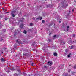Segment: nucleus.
<instances>
[{
	"label": "nucleus",
	"mask_w": 76,
	"mask_h": 76,
	"mask_svg": "<svg viewBox=\"0 0 76 76\" xmlns=\"http://www.w3.org/2000/svg\"><path fill=\"white\" fill-rule=\"evenodd\" d=\"M33 25V24H32V23H30V26H32V25Z\"/></svg>",
	"instance_id": "cd10ccee"
},
{
	"label": "nucleus",
	"mask_w": 76,
	"mask_h": 76,
	"mask_svg": "<svg viewBox=\"0 0 76 76\" xmlns=\"http://www.w3.org/2000/svg\"><path fill=\"white\" fill-rule=\"evenodd\" d=\"M69 31V29L68 28H67L66 31Z\"/></svg>",
	"instance_id": "72a5a7b5"
},
{
	"label": "nucleus",
	"mask_w": 76,
	"mask_h": 76,
	"mask_svg": "<svg viewBox=\"0 0 76 76\" xmlns=\"http://www.w3.org/2000/svg\"><path fill=\"white\" fill-rule=\"evenodd\" d=\"M8 69H9V68H8Z\"/></svg>",
	"instance_id": "3c124183"
},
{
	"label": "nucleus",
	"mask_w": 76,
	"mask_h": 76,
	"mask_svg": "<svg viewBox=\"0 0 76 76\" xmlns=\"http://www.w3.org/2000/svg\"><path fill=\"white\" fill-rule=\"evenodd\" d=\"M1 61H5V60H4V59L3 58H1Z\"/></svg>",
	"instance_id": "9d476101"
},
{
	"label": "nucleus",
	"mask_w": 76,
	"mask_h": 76,
	"mask_svg": "<svg viewBox=\"0 0 76 76\" xmlns=\"http://www.w3.org/2000/svg\"><path fill=\"white\" fill-rule=\"evenodd\" d=\"M73 11H74V10H72V11L73 12Z\"/></svg>",
	"instance_id": "a18cd8bd"
},
{
	"label": "nucleus",
	"mask_w": 76,
	"mask_h": 76,
	"mask_svg": "<svg viewBox=\"0 0 76 76\" xmlns=\"http://www.w3.org/2000/svg\"><path fill=\"white\" fill-rule=\"evenodd\" d=\"M5 2H4V3Z\"/></svg>",
	"instance_id": "5fc2aeb1"
},
{
	"label": "nucleus",
	"mask_w": 76,
	"mask_h": 76,
	"mask_svg": "<svg viewBox=\"0 0 76 76\" xmlns=\"http://www.w3.org/2000/svg\"><path fill=\"white\" fill-rule=\"evenodd\" d=\"M14 76H18V74H17L16 73H15L14 75Z\"/></svg>",
	"instance_id": "9b49d317"
},
{
	"label": "nucleus",
	"mask_w": 76,
	"mask_h": 76,
	"mask_svg": "<svg viewBox=\"0 0 76 76\" xmlns=\"http://www.w3.org/2000/svg\"><path fill=\"white\" fill-rule=\"evenodd\" d=\"M23 24H21L20 25V28H23Z\"/></svg>",
	"instance_id": "6e6552de"
},
{
	"label": "nucleus",
	"mask_w": 76,
	"mask_h": 76,
	"mask_svg": "<svg viewBox=\"0 0 76 76\" xmlns=\"http://www.w3.org/2000/svg\"><path fill=\"white\" fill-rule=\"evenodd\" d=\"M2 31L3 32H6V29H3Z\"/></svg>",
	"instance_id": "f8f14e48"
},
{
	"label": "nucleus",
	"mask_w": 76,
	"mask_h": 76,
	"mask_svg": "<svg viewBox=\"0 0 76 76\" xmlns=\"http://www.w3.org/2000/svg\"><path fill=\"white\" fill-rule=\"evenodd\" d=\"M5 11H7V10H6Z\"/></svg>",
	"instance_id": "de8ad7c7"
},
{
	"label": "nucleus",
	"mask_w": 76,
	"mask_h": 76,
	"mask_svg": "<svg viewBox=\"0 0 76 76\" xmlns=\"http://www.w3.org/2000/svg\"><path fill=\"white\" fill-rule=\"evenodd\" d=\"M68 6V5L67 4H66L65 5V8H66V6Z\"/></svg>",
	"instance_id": "4be33fe9"
},
{
	"label": "nucleus",
	"mask_w": 76,
	"mask_h": 76,
	"mask_svg": "<svg viewBox=\"0 0 76 76\" xmlns=\"http://www.w3.org/2000/svg\"><path fill=\"white\" fill-rule=\"evenodd\" d=\"M19 19H20V22H23V20H24V18H19Z\"/></svg>",
	"instance_id": "423d86ee"
},
{
	"label": "nucleus",
	"mask_w": 76,
	"mask_h": 76,
	"mask_svg": "<svg viewBox=\"0 0 76 76\" xmlns=\"http://www.w3.org/2000/svg\"><path fill=\"white\" fill-rule=\"evenodd\" d=\"M52 62L49 61L47 63V64L48 66H51L52 65Z\"/></svg>",
	"instance_id": "f03ea898"
},
{
	"label": "nucleus",
	"mask_w": 76,
	"mask_h": 76,
	"mask_svg": "<svg viewBox=\"0 0 76 76\" xmlns=\"http://www.w3.org/2000/svg\"><path fill=\"white\" fill-rule=\"evenodd\" d=\"M71 73L72 75H75V73H76V72L75 71L72 72Z\"/></svg>",
	"instance_id": "0eeeda50"
},
{
	"label": "nucleus",
	"mask_w": 76,
	"mask_h": 76,
	"mask_svg": "<svg viewBox=\"0 0 76 76\" xmlns=\"http://www.w3.org/2000/svg\"><path fill=\"white\" fill-rule=\"evenodd\" d=\"M69 12H70V11H69Z\"/></svg>",
	"instance_id": "6e6d98bb"
},
{
	"label": "nucleus",
	"mask_w": 76,
	"mask_h": 76,
	"mask_svg": "<svg viewBox=\"0 0 76 76\" xmlns=\"http://www.w3.org/2000/svg\"><path fill=\"white\" fill-rule=\"evenodd\" d=\"M23 75H24V76H26V73H23Z\"/></svg>",
	"instance_id": "6ab92c4d"
},
{
	"label": "nucleus",
	"mask_w": 76,
	"mask_h": 76,
	"mask_svg": "<svg viewBox=\"0 0 76 76\" xmlns=\"http://www.w3.org/2000/svg\"><path fill=\"white\" fill-rule=\"evenodd\" d=\"M24 34H26L27 33V32H26V31L24 30Z\"/></svg>",
	"instance_id": "f3484780"
},
{
	"label": "nucleus",
	"mask_w": 76,
	"mask_h": 76,
	"mask_svg": "<svg viewBox=\"0 0 76 76\" xmlns=\"http://www.w3.org/2000/svg\"><path fill=\"white\" fill-rule=\"evenodd\" d=\"M73 48V46H71L70 49H72V48Z\"/></svg>",
	"instance_id": "c85d7f7f"
},
{
	"label": "nucleus",
	"mask_w": 76,
	"mask_h": 76,
	"mask_svg": "<svg viewBox=\"0 0 76 76\" xmlns=\"http://www.w3.org/2000/svg\"><path fill=\"white\" fill-rule=\"evenodd\" d=\"M42 23H44L45 22V21H44V20H42Z\"/></svg>",
	"instance_id": "393cba45"
},
{
	"label": "nucleus",
	"mask_w": 76,
	"mask_h": 76,
	"mask_svg": "<svg viewBox=\"0 0 76 76\" xmlns=\"http://www.w3.org/2000/svg\"><path fill=\"white\" fill-rule=\"evenodd\" d=\"M74 68L75 69H76V65H75L74 67Z\"/></svg>",
	"instance_id": "bb28decb"
},
{
	"label": "nucleus",
	"mask_w": 76,
	"mask_h": 76,
	"mask_svg": "<svg viewBox=\"0 0 76 76\" xmlns=\"http://www.w3.org/2000/svg\"><path fill=\"white\" fill-rule=\"evenodd\" d=\"M5 71L7 73H9V72H10V71L9 70L8 71H6V70Z\"/></svg>",
	"instance_id": "2eb2a0df"
},
{
	"label": "nucleus",
	"mask_w": 76,
	"mask_h": 76,
	"mask_svg": "<svg viewBox=\"0 0 76 76\" xmlns=\"http://www.w3.org/2000/svg\"><path fill=\"white\" fill-rule=\"evenodd\" d=\"M5 20H7V18H5Z\"/></svg>",
	"instance_id": "473e14b6"
},
{
	"label": "nucleus",
	"mask_w": 76,
	"mask_h": 76,
	"mask_svg": "<svg viewBox=\"0 0 76 76\" xmlns=\"http://www.w3.org/2000/svg\"><path fill=\"white\" fill-rule=\"evenodd\" d=\"M70 54H70L69 55H68V57H70Z\"/></svg>",
	"instance_id": "b1692460"
},
{
	"label": "nucleus",
	"mask_w": 76,
	"mask_h": 76,
	"mask_svg": "<svg viewBox=\"0 0 76 76\" xmlns=\"http://www.w3.org/2000/svg\"><path fill=\"white\" fill-rule=\"evenodd\" d=\"M50 69H51V67H50Z\"/></svg>",
	"instance_id": "8fccbe9b"
},
{
	"label": "nucleus",
	"mask_w": 76,
	"mask_h": 76,
	"mask_svg": "<svg viewBox=\"0 0 76 76\" xmlns=\"http://www.w3.org/2000/svg\"><path fill=\"white\" fill-rule=\"evenodd\" d=\"M14 48H16V46H14Z\"/></svg>",
	"instance_id": "4c0bfd02"
},
{
	"label": "nucleus",
	"mask_w": 76,
	"mask_h": 76,
	"mask_svg": "<svg viewBox=\"0 0 76 76\" xmlns=\"http://www.w3.org/2000/svg\"><path fill=\"white\" fill-rule=\"evenodd\" d=\"M59 23H60L61 22V21H59Z\"/></svg>",
	"instance_id": "a19ab883"
},
{
	"label": "nucleus",
	"mask_w": 76,
	"mask_h": 76,
	"mask_svg": "<svg viewBox=\"0 0 76 76\" xmlns=\"http://www.w3.org/2000/svg\"><path fill=\"white\" fill-rule=\"evenodd\" d=\"M45 0V1H46V0Z\"/></svg>",
	"instance_id": "864d4df0"
},
{
	"label": "nucleus",
	"mask_w": 76,
	"mask_h": 76,
	"mask_svg": "<svg viewBox=\"0 0 76 76\" xmlns=\"http://www.w3.org/2000/svg\"><path fill=\"white\" fill-rule=\"evenodd\" d=\"M6 69H7V68H5L4 69L5 70H6Z\"/></svg>",
	"instance_id": "49530a36"
},
{
	"label": "nucleus",
	"mask_w": 76,
	"mask_h": 76,
	"mask_svg": "<svg viewBox=\"0 0 76 76\" xmlns=\"http://www.w3.org/2000/svg\"><path fill=\"white\" fill-rule=\"evenodd\" d=\"M31 66H34V63H32V64H31Z\"/></svg>",
	"instance_id": "aec40b11"
},
{
	"label": "nucleus",
	"mask_w": 76,
	"mask_h": 76,
	"mask_svg": "<svg viewBox=\"0 0 76 76\" xmlns=\"http://www.w3.org/2000/svg\"><path fill=\"white\" fill-rule=\"evenodd\" d=\"M19 15L20 16H22V13L21 12H20L19 14Z\"/></svg>",
	"instance_id": "dca6fc26"
},
{
	"label": "nucleus",
	"mask_w": 76,
	"mask_h": 76,
	"mask_svg": "<svg viewBox=\"0 0 76 76\" xmlns=\"http://www.w3.org/2000/svg\"><path fill=\"white\" fill-rule=\"evenodd\" d=\"M65 51L66 53H67V51H66V50H65Z\"/></svg>",
	"instance_id": "37998d69"
},
{
	"label": "nucleus",
	"mask_w": 76,
	"mask_h": 76,
	"mask_svg": "<svg viewBox=\"0 0 76 76\" xmlns=\"http://www.w3.org/2000/svg\"><path fill=\"white\" fill-rule=\"evenodd\" d=\"M44 68L45 69H47V66H45L44 67Z\"/></svg>",
	"instance_id": "412c9836"
},
{
	"label": "nucleus",
	"mask_w": 76,
	"mask_h": 76,
	"mask_svg": "<svg viewBox=\"0 0 76 76\" xmlns=\"http://www.w3.org/2000/svg\"><path fill=\"white\" fill-rule=\"evenodd\" d=\"M1 34L2 35H4V33H3V32H2V33H1Z\"/></svg>",
	"instance_id": "5701e85b"
},
{
	"label": "nucleus",
	"mask_w": 76,
	"mask_h": 76,
	"mask_svg": "<svg viewBox=\"0 0 76 76\" xmlns=\"http://www.w3.org/2000/svg\"><path fill=\"white\" fill-rule=\"evenodd\" d=\"M16 42L18 43V44H20V42H19L18 40H17Z\"/></svg>",
	"instance_id": "4468645a"
},
{
	"label": "nucleus",
	"mask_w": 76,
	"mask_h": 76,
	"mask_svg": "<svg viewBox=\"0 0 76 76\" xmlns=\"http://www.w3.org/2000/svg\"><path fill=\"white\" fill-rule=\"evenodd\" d=\"M6 13H9V12H6Z\"/></svg>",
	"instance_id": "e433bc0d"
},
{
	"label": "nucleus",
	"mask_w": 76,
	"mask_h": 76,
	"mask_svg": "<svg viewBox=\"0 0 76 76\" xmlns=\"http://www.w3.org/2000/svg\"><path fill=\"white\" fill-rule=\"evenodd\" d=\"M1 54H3V52H2Z\"/></svg>",
	"instance_id": "58836bf2"
},
{
	"label": "nucleus",
	"mask_w": 76,
	"mask_h": 76,
	"mask_svg": "<svg viewBox=\"0 0 76 76\" xmlns=\"http://www.w3.org/2000/svg\"><path fill=\"white\" fill-rule=\"evenodd\" d=\"M56 37V35H54V38H55Z\"/></svg>",
	"instance_id": "c9c22d12"
},
{
	"label": "nucleus",
	"mask_w": 76,
	"mask_h": 76,
	"mask_svg": "<svg viewBox=\"0 0 76 76\" xmlns=\"http://www.w3.org/2000/svg\"><path fill=\"white\" fill-rule=\"evenodd\" d=\"M49 7L47 6V7Z\"/></svg>",
	"instance_id": "09e8293b"
},
{
	"label": "nucleus",
	"mask_w": 76,
	"mask_h": 76,
	"mask_svg": "<svg viewBox=\"0 0 76 76\" xmlns=\"http://www.w3.org/2000/svg\"><path fill=\"white\" fill-rule=\"evenodd\" d=\"M24 56H28V57L29 56V53H23Z\"/></svg>",
	"instance_id": "7ed1b4c3"
},
{
	"label": "nucleus",
	"mask_w": 76,
	"mask_h": 76,
	"mask_svg": "<svg viewBox=\"0 0 76 76\" xmlns=\"http://www.w3.org/2000/svg\"><path fill=\"white\" fill-rule=\"evenodd\" d=\"M51 0V1L52 0Z\"/></svg>",
	"instance_id": "603ef678"
},
{
	"label": "nucleus",
	"mask_w": 76,
	"mask_h": 76,
	"mask_svg": "<svg viewBox=\"0 0 76 76\" xmlns=\"http://www.w3.org/2000/svg\"><path fill=\"white\" fill-rule=\"evenodd\" d=\"M3 39H2L1 40H0V41H3Z\"/></svg>",
	"instance_id": "c756f323"
},
{
	"label": "nucleus",
	"mask_w": 76,
	"mask_h": 76,
	"mask_svg": "<svg viewBox=\"0 0 76 76\" xmlns=\"http://www.w3.org/2000/svg\"><path fill=\"white\" fill-rule=\"evenodd\" d=\"M35 49H33V51H35Z\"/></svg>",
	"instance_id": "7c9ffc66"
},
{
	"label": "nucleus",
	"mask_w": 76,
	"mask_h": 76,
	"mask_svg": "<svg viewBox=\"0 0 76 76\" xmlns=\"http://www.w3.org/2000/svg\"><path fill=\"white\" fill-rule=\"evenodd\" d=\"M10 70H12L13 71V70H15V69H13V68H12V69H10Z\"/></svg>",
	"instance_id": "a211bd4d"
},
{
	"label": "nucleus",
	"mask_w": 76,
	"mask_h": 76,
	"mask_svg": "<svg viewBox=\"0 0 76 76\" xmlns=\"http://www.w3.org/2000/svg\"><path fill=\"white\" fill-rule=\"evenodd\" d=\"M53 55L55 56H57V53H54L53 54Z\"/></svg>",
	"instance_id": "ddd939ff"
},
{
	"label": "nucleus",
	"mask_w": 76,
	"mask_h": 76,
	"mask_svg": "<svg viewBox=\"0 0 76 76\" xmlns=\"http://www.w3.org/2000/svg\"><path fill=\"white\" fill-rule=\"evenodd\" d=\"M16 11H12L11 12V16H12V17H15L16 16Z\"/></svg>",
	"instance_id": "f257e3e1"
},
{
	"label": "nucleus",
	"mask_w": 76,
	"mask_h": 76,
	"mask_svg": "<svg viewBox=\"0 0 76 76\" xmlns=\"http://www.w3.org/2000/svg\"><path fill=\"white\" fill-rule=\"evenodd\" d=\"M42 19V17H38V18H36V19L39 20H41Z\"/></svg>",
	"instance_id": "20e7f679"
},
{
	"label": "nucleus",
	"mask_w": 76,
	"mask_h": 76,
	"mask_svg": "<svg viewBox=\"0 0 76 76\" xmlns=\"http://www.w3.org/2000/svg\"><path fill=\"white\" fill-rule=\"evenodd\" d=\"M67 28H70V26H67L66 27Z\"/></svg>",
	"instance_id": "a878e982"
},
{
	"label": "nucleus",
	"mask_w": 76,
	"mask_h": 76,
	"mask_svg": "<svg viewBox=\"0 0 76 76\" xmlns=\"http://www.w3.org/2000/svg\"><path fill=\"white\" fill-rule=\"evenodd\" d=\"M33 20H35V18H33Z\"/></svg>",
	"instance_id": "2f4dec72"
},
{
	"label": "nucleus",
	"mask_w": 76,
	"mask_h": 76,
	"mask_svg": "<svg viewBox=\"0 0 76 76\" xmlns=\"http://www.w3.org/2000/svg\"><path fill=\"white\" fill-rule=\"evenodd\" d=\"M53 14H57V12H55V13H53Z\"/></svg>",
	"instance_id": "f704fd0d"
},
{
	"label": "nucleus",
	"mask_w": 76,
	"mask_h": 76,
	"mask_svg": "<svg viewBox=\"0 0 76 76\" xmlns=\"http://www.w3.org/2000/svg\"><path fill=\"white\" fill-rule=\"evenodd\" d=\"M49 34V35H51V33H50Z\"/></svg>",
	"instance_id": "ea45409f"
},
{
	"label": "nucleus",
	"mask_w": 76,
	"mask_h": 76,
	"mask_svg": "<svg viewBox=\"0 0 76 76\" xmlns=\"http://www.w3.org/2000/svg\"><path fill=\"white\" fill-rule=\"evenodd\" d=\"M13 32L15 34H14V36H16V34L17 33V32H16V31L15 30H14L13 31Z\"/></svg>",
	"instance_id": "39448f33"
},
{
	"label": "nucleus",
	"mask_w": 76,
	"mask_h": 76,
	"mask_svg": "<svg viewBox=\"0 0 76 76\" xmlns=\"http://www.w3.org/2000/svg\"><path fill=\"white\" fill-rule=\"evenodd\" d=\"M75 34H73V37H75Z\"/></svg>",
	"instance_id": "79ce46f5"
},
{
	"label": "nucleus",
	"mask_w": 76,
	"mask_h": 76,
	"mask_svg": "<svg viewBox=\"0 0 76 76\" xmlns=\"http://www.w3.org/2000/svg\"><path fill=\"white\" fill-rule=\"evenodd\" d=\"M62 44H65V43L63 42H62L61 43V45H62Z\"/></svg>",
	"instance_id": "1a4fd4ad"
},
{
	"label": "nucleus",
	"mask_w": 76,
	"mask_h": 76,
	"mask_svg": "<svg viewBox=\"0 0 76 76\" xmlns=\"http://www.w3.org/2000/svg\"><path fill=\"white\" fill-rule=\"evenodd\" d=\"M1 22H0V25H1Z\"/></svg>",
	"instance_id": "c03bdc74"
}]
</instances>
